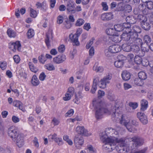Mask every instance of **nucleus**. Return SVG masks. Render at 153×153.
<instances>
[{"instance_id":"obj_1","label":"nucleus","mask_w":153,"mask_h":153,"mask_svg":"<svg viewBox=\"0 0 153 153\" xmlns=\"http://www.w3.org/2000/svg\"><path fill=\"white\" fill-rule=\"evenodd\" d=\"M122 131L120 127H117L114 129L107 128L104 132L100 133V138L105 143L103 146L104 149L108 152H111L115 149L117 150L116 146L117 143H119L121 146L123 145V139L118 137L120 134L122 135Z\"/></svg>"},{"instance_id":"obj_2","label":"nucleus","mask_w":153,"mask_h":153,"mask_svg":"<svg viewBox=\"0 0 153 153\" xmlns=\"http://www.w3.org/2000/svg\"><path fill=\"white\" fill-rule=\"evenodd\" d=\"M118 110V108L116 109V107H113V110L111 111L107 108H104V114L109 115L112 114L113 117H115L120 119V123L124 126L130 132H134L136 131V129L133 126L137 125V123L135 120H130L129 118L126 116H123L121 114L116 113V111Z\"/></svg>"},{"instance_id":"obj_3","label":"nucleus","mask_w":153,"mask_h":153,"mask_svg":"<svg viewBox=\"0 0 153 153\" xmlns=\"http://www.w3.org/2000/svg\"><path fill=\"white\" fill-rule=\"evenodd\" d=\"M93 105L95 111L96 117L97 119H101L103 117L104 114V108L102 106V102H97L96 101H93Z\"/></svg>"},{"instance_id":"obj_4","label":"nucleus","mask_w":153,"mask_h":153,"mask_svg":"<svg viewBox=\"0 0 153 153\" xmlns=\"http://www.w3.org/2000/svg\"><path fill=\"white\" fill-rule=\"evenodd\" d=\"M24 139L23 134L19 132L12 140L20 148L24 145Z\"/></svg>"},{"instance_id":"obj_5","label":"nucleus","mask_w":153,"mask_h":153,"mask_svg":"<svg viewBox=\"0 0 153 153\" xmlns=\"http://www.w3.org/2000/svg\"><path fill=\"white\" fill-rule=\"evenodd\" d=\"M111 78V75L108 74L101 79L99 82L98 85L99 87L102 88H105L107 84L110 83V81Z\"/></svg>"},{"instance_id":"obj_6","label":"nucleus","mask_w":153,"mask_h":153,"mask_svg":"<svg viewBox=\"0 0 153 153\" xmlns=\"http://www.w3.org/2000/svg\"><path fill=\"white\" fill-rule=\"evenodd\" d=\"M84 139L82 136H76L74 139L75 147L78 149H80L84 144Z\"/></svg>"},{"instance_id":"obj_7","label":"nucleus","mask_w":153,"mask_h":153,"mask_svg":"<svg viewBox=\"0 0 153 153\" xmlns=\"http://www.w3.org/2000/svg\"><path fill=\"white\" fill-rule=\"evenodd\" d=\"M19 132L17 128L14 126H10L8 129V135L12 139Z\"/></svg>"},{"instance_id":"obj_8","label":"nucleus","mask_w":153,"mask_h":153,"mask_svg":"<svg viewBox=\"0 0 153 153\" xmlns=\"http://www.w3.org/2000/svg\"><path fill=\"white\" fill-rule=\"evenodd\" d=\"M9 48L13 52L16 51V50L20 51L21 49V45L19 41L15 42H11L9 44Z\"/></svg>"},{"instance_id":"obj_9","label":"nucleus","mask_w":153,"mask_h":153,"mask_svg":"<svg viewBox=\"0 0 153 153\" xmlns=\"http://www.w3.org/2000/svg\"><path fill=\"white\" fill-rule=\"evenodd\" d=\"M76 132L78 134L85 136H88L91 135L90 133H88V131L85 129L83 126H77L75 130Z\"/></svg>"},{"instance_id":"obj_10","label":"nucleus","mask_w":153,"mask_h":153,"mask_svg":"<svg viewBox=\"0 0 153 153\" xmlns=\"http://www.w3.org/2000/svg\"><path fill=\"white\" fill-rule=\"evenodd\" d=\"M66 59V56L62 54L54 57L53 58V62L56 64H59L64 62Z\"/></svg>"},{"instance_id":"obj_11","label":"nucleus","mask_w":153,"mask_h":153,"mask_svg":"<svg viewBox=\"0 0 153 153\" xmlns=\"http://www.w3.org/2000/svg\"><path fill=\"white\" fill-rule=\"evenodd\" d=\"M121 50V47L117 45H111L109 47L108 49V51L113 53H117L120 52Z\"/></svg>"},{"instance_id":"obj_12","label":"nucleus","mask_w":153,"mask_h":153,"mask_svg":"<svg viewBox=\"0 0 153 153\" xmlns=\"http://www.w3.org/2000/svg\"><path fill=\"white\" fill-rule=\"evenodd\" d=\"M133 142L132 143L135 146H140L143 144L144 140L142 138L137 137H134L131 139Z\"/></svg>"},{"instance_id":"obj_13","label":"nucleus","mask_w":153,"mask_h":153,"mask_svg":"<svg viewBox=\"0 0 153 153\" xmlns=\"http://www.w3.org/2000/svg\"><path fill=\"white\" fill-rule=\"evenodd\" d=\"M137 116L143 124H145L147 123L148 119L147 117L144 113L138 112L137 114Z\"/></svg>"},{"instance_id":"obj_14","label":"nucleus","mask_w":153,"mask_h":153,"mask_svg":"<svg viewBox=\"0 0 153 153\" xmlns=\"http://www.w3.org/2000/svg\"><path fill=\"white\" fill-rule=\"evenodd\" d=\"M113 15L111 13H103L101 15V19L104 21H107L113 19Z\"/></svg>"},{"instance_id":"obj_15","label":"nucleus","mask_w":153,"mask_h":153,"mask_svg":"<svg viewBox=\"0 0 153 153\" xmlns=\"http://www.w3.org/2000/svg\"><path fill=\"white\" fill-rule=\"evenodd\" d=\"M120 57L121 58V59L115 61L114 63L115 67L118 68L122 67L124 64L123 61L126 59V57L124 56L123 55H120Z\"/></svg>"},{"instance_id":"obj_16","label":"nucleus","mask_w":153,"mask_h":153,"mask_svg":"<svg viewBox=\"0 0 153 153\" xmlns=\"http://www.w3.org/2000/svg\"><path fill=\"white\" fill-rule=\"evenodd\" d=\"M53 35L51 31H49L46 34V38L45 39V42L48 46L50 45V43L52 40Z\"/></svg>"},{"instance_id":"obj_17","label":"nucleus","mask_w":153,"mask_h":153,"mask_svg":"<svg viewBox=\"0 0 153 153\" xmlns=\"http://www.w3.org/2000/svg\"><path fill=\"white\" fill-rule=\"evenodd\" d=\"M126 32L123 33L121 36V39L124 40L128 41L130 39H131V36L132 35V33H131L130 31H126Z\"/></svg>"},{"instance_id":"obj_18","label":"nucleus","mask_w":153,"mask_h":153,"mask_svg":"<svg viewBox=\"0 0 153 153\" xmlns=\"http://www.w3.org/2000/svg\"><path fill=\"white\" fill-rule=\"evenodd\" d=\"M142 27L145 30H149L150 29V26L147 18L143 20L141 22Z\"/></svg>"},{"instance_id":"obj_19","label":"nucleus","mask_w":153,"mask_h":153,"mask_svg":"<svg viewBox=\"0 0 153 153\" xmlns=\"http://www.w3.org/2000/svg\"><path fill=\"white\" fill-rule=\"evenodd\" d=\"M134 36L133 35L131 36V40L130 41L131 42H132L133 44H136L139 46L143 44L142 41L141 39L137 37H134Z\"/></svg>"},{"instance_id":"obj_20","label":"nucleus","mask_w":153,"mask_h":153,"mask_svg":"<svg viewBox=\"0 0 153 153\" xmlns=\"http://www.w3.org/2000/svg\"><path fill=\"white\" fill-rule=\"evenodd\" d=\"M140 110L142 111L146 110L148 107V101L145 99L142 100L140 102Z\"/></svg>"},{"instance_id":"obj_21","label":"nucleus","mask_w":153,"mask_h":153,"mask_svg":"<svg viewBox=\"0 0 153 153\" xmlns=\"http://www.w3.org/2000/svg\"><path fill=\"white\" fill-rule=\"evenodd\" d=\"M121 76L124 80L127 81L130 79L131 74L128 71L125 70L122 72Z\"/></svg>"},{"instance_id":"obj_22","label":"nucleus","mask_w":153,"mask_h":153,"mask_svg":"<svg viewBox=\"0 0 153 153\" xmlns=\"http://www.w3.org/2000/svg\"><path fill=\"white\" fill-rule=\"evenodd\" d=\"M131 42H130L127 43L123 44L121 47L123 51L126 52L131 51Z\"/></svg>"},{"instance_id":"obj_23","label":"nucleus","mask_w":153,"mask_h":153,"mask_svg":"<svg viewBox=\"0 0 153 153\" xmlns=\"http://www.w3.org/2000/svg\"><path fill=\"white\" fill-rule=\"evenodd\" d=\"M74 7V3L72 0H70L67 3V9L69 12L72 13L75 12V10H73Z\"/></svg>"},{"instance_id":"obj_24","label":"nucleus","mask_w":153,"mask_h":153,"mask_svg":"<svg viewBox=\"0 0 153 153\" xmlns=\"http://www.w3.org/2000/svg\"><path fill=\"white\" fill-rule=\"evenodd\" d=\"M120 139H123V144L122 146H121L119 143H117L118 145L120 147H122V149H124L123 150L125 151V153L128 152L129 150V146L126 144L125 141L126 138L125 137H122Z\"/></svg>"},{"instance_id":"obj_25","label":"nucleus","mask_w":153,"mask_h":153,"mask_svg":"<svg viewBox=\"0 0 153 153\" xmlns=\"http://www.w3.org/2000/svg\"><path fill=\"white\" fill-rule=\"evenodd\" d=\"M78 37L72 34L70 35L69 37L72 40L74 45L77 46L79 45V42L78 40Z\"/></svg>"},{"instance_id":"obj_26","label":"nucleus","mask_w":153,"mask_h":153,"mask_svg":"<svg viewBox=\"0 0 153 153\" xmlns=\"http://www.w3.org/2000/svg\"><path fill=\"white\" fill-rule=\"evenodd\" d=\"M133 31L131 33H132V35L134 36V37H137L138 36V33H140L141 30L139 27L137 26H134L133 28Z\"/></svg>"},{"instance_id":"obj_27","label":"nucleus","mask_w":153,"mask_h":153,"mask_svg":"<svg viewBox=\"0 0 153 153\" xmlns=\"http://www.w3.org/2000/svg\"><path fill=\"white\" fill-rule=\"evenodd\" d=\"M110 38L113 41L115 42H119L121 40V37L119 36L118 35L115 34V33Z\"/></svg>"},{"instance_id":"obj_28","label":"nucleus","mask_w":153,"mask_h":153,"mask_svg":"<svg viewBox=\"0 0 153 153\" xmlns=\"http://www.w3.org/2000/svg\"><path fill=\"white\" fill-rule=\"evenodd\" d=\"M140 49L139 46L136 44H133L131 42V51L135 53H137L140 51Z\"/></svg>"},{"instance_id":"obj_29","label":"nucleus","mask_w":153,"mask_h":153,"mask_svg":"<svg viewBox=\"0 0 153 153\" xmlns=\"http://www.w3.org/2000/svg\"><path fill=\"white\" fill-rule=\"evenodd\" d=\"M123 27L121 24L115 25L114 26L115 31L120 32L124 30V28H123Z\"/></svg>"},{"instance_id":"obj_30","label":"nucleus","mask_w":153,"mask_h":153,"mask_svg":"<svg viewBox=\"0 0 153 153\" xmlns=\"http://www.w3.org/2000/svg\"><path fill=\"white\" fill-rule=\"evenodd\" d=\"M44 68L45 69L49 71H52L55 69V67L54 65L50 63L45 65Z\"/></svg>"},{"instance_id":"obj_31","label":"nucleus","mask_w":153,"mask_h":153,"mask_svg":"<svg viewBox=\"0 0 153 153\" xmlns=\"http://www.w3.org/2000/svg\"><path fill=\"white\" fill-rule=\"evenodd\" d=\"M13 105L15 107H18L19 109L23 110L22 104L20 101L18 100L14 101L13 102Z\"/></svg>"},{"instance_id":"obj_32","label":"nucleus","mask_w":153,"mask_h":153,"mask_svg":"<svg viewBox=\"0 0 153 153\" xmlns=\"http://www.w3.org/2000/svg\"><path fill=\"white\" fill-rule=\"evenodd\" d=\"M31 83L34 86H37L39 84V80L35 75H34L32 79Z\"/></svg>"},{"instance_id":"obj_33","label":"nucleus","mask_w":153,"mask_h":153,"mask_svg":"<svg viewBox=\"0 0 153 153\" xmlns=\"http://www.w3.org/2000/svg\"><path fill=\"white\" fill-rule=\"evenodd\" d=\"M28 65L30 70L32 72L35 73L38 71V69L34 66L33 64L31 62H29L28 63Z\"/></svg>"},{"instance_id":"obj_34","label":"nucleus","mask_w":153,"mask_h":153,"mask_svg":"<svg viewBox=\"0 0 153 153\" xmlns=\"http://www.w3.org/2000/svg\"><path fill=\"white\" fill-rule=\"evenodd\" d=\"M138 77L141 80H145L147 78L146 74L144 71L140 72L138 74Z\"/></svg>"},{"instance_id":"obj_35","label":"nucleus","mask_w":153,"mask_h":153,"mask_svg":"<svg viewBox=\"0 0 153 153\" xmlns=\"http://www.w3.org/2000/svg\"><path fill=\"white\" fill-rule=\"evenodd\" d=\"M87 149L88 150V152L89 153H96V149L94 148L91 145H88L87 146Z\"/></svg>"},{"instance_id":"obj_36","label":"nucleus","mask_w":153,"mask_h":153,"mask_svg":"<svg viewBox=\"0 0 153 153\" xmlns=\"http://www.w3.org/2000/svg\"><path fill=\"white\" fill-rule=\"evenodd\" d=\"M7 32L8 36L10 38H14L16 36V33L11 29H8Z\"/></svg>"},{"instance_id":"obj_37","label":"nucleus","mask_w":153,"mask_h":153,"mask_svg":"<svg viewBox=\"0 0 153 153\" xmlns=\"http://www.w3.org/2000/svg\"><path fill=\"white\" fill-rule=\"evenodd\" d=\"M63 139L68 145L70 146L72 145L73 143L72 140L69 138V136L67 135H64L63 137Z\"/></svg>"},{"instance_id":"obj_38","label":"nucleus","mask_w":153,"mask_h":153,"mask_svg":"<svg viewBox=\"0 0 153 153\" xmlns=\"http://www.w3.org/2000/svg\"><path fill=\"white\" fill-rule=\"evenodd\" d=\"M125 5L123 2H120L118 4L117 7L118 11H124L125 10Z\"/></svg>"},{"instance_id":"obj_39","label":"nucleus","mask_w":153,"mask_h":153,"mask_svg":"<svg viewBox=\"0 0 153 153\" xmlns=\"http://www.w3.org/2000/svg\"><path fill=\"white\" fill-rule=\"evenodd\" d=\"M85 22V20L83 19L79 18L76 20L75 25L76 26L80 27L83 25Z\"/></svg>"},{"instance_id":"obj_40","label":"nucleus","mask_w":153,"mask_h":153,"mask_svg":"<svg viewBox=\"0 0 153 153\" xmlns=\"http://www.w3.org/2000/svg\"><path fill=\"white\" fill-rule=\"evenodd\" d=\"M106 33L107 34L111 36L115 33V30L113 28H108L106 29Z\"/></svg>"},{"instance_id":"obj_41","label":"nucleus","mask_w":153,"mask_h":153,"mask_svg":"<svg viewBox=\"0 0 153 153\" xmlns=\"http://www.w3.org/2000/svg\"><path fill=\"white\" fill-rule=\"evenodd\" d=\"M93 69L97 72H102L103 71V69L102 67L97 66V65L95 64L93 67Z\"/></svg>"},{"instance_id":"obj_42","label":"nucleus","mask_w":153,"mask_h":153,"mask_svg":"<svg viewBox=\"0 0 153 153\" xmlns=\"http://www.w3.org/2000/svg\"><path fill=\"white\" fill-rule=\"evenodd\" d=\"M134 61L136 64H140L142 62V59L140 56L137 55L134 58Z\"/></svg>"},{"instance_id":"obj_43","label":"nucleus","mask_w":153,"mask_h":153,"mask_svg":"<svg viewBox=\"0 0 153 153\" xmlns=\"http://www.w3.org/2000/svg\"><path fill=\"white\" fill-rule=\"evenodd\" d=\"M82 97L80 93H78L75 95V98L74 100V102L75 103L79 104L80 102L79 98Z\"/></svg>"},{"instance_id":"obj_44","label":"nucleus","mask_w":153,"mask_h":153,"mask_svg":"<svg viewBox=\"0 0 153 153\" xmlns=\"http://www.w3.org/2000/svg\"><path fill=\"white\" fill-rule=\"evenodd\" d=\"M39 62L41 64H44L45 62L47 61V59L43 55H41L39 56L38 57Z\"/></svg>"},{"instance_id":"obj_45","label":"nucleus","mask_w":153,"mask_h":153,"mask_svg":"<svg viewBox=\"0 0 153 153\" xmlns=\"http://www.w3.org/2000/svg\"><path fill=\"white\" fill-rule=\"evenodd\" d=\"M134 83L137 85L141 86L143 84V82L140 78H136L134 80Z\"/></svg>"},{"instance_id":"obj_46","label":"nucleus","mask_w":153,"mask_h":153,"mask_svg":"<svg viewBox=\"0 0 153 153\" xmlns=\"http://www.w3.org/2000/svg\"><path fill=\"white\" fill-rule=\"evenodd\" d=\"M34 35V30L32 29H30L28 30L27 33V37L29 38H30Z\"/></svg>"},{"instance_id":"obj_47","label":"nucleus","mask_w":153,"mask_h":153,"mask_svg":"<svg viewBox=\"0 0 153 153\" xmlns=\"http://www.w3.org/2000/svg\"><path fill=\"white\" fill-rule=\"evenodd\" d=\"M73 96L69 94L66 93L63 97V100L65 101H68L71 100Z\"/></svg>"},{"instance_id":"obj_48","label":"nucleus","mask_w":153,"mask_h":153,"mask_svg":"<svg viewBox=\"0 0 153 153\" xmlns=\"http://www.w3.org/2000/svg\"><path fill=\"white\" fill-rule=\"evenodd\" d=\"M85 73L82 71H77L76 73V78L78 79H80L84 76Z\"/></svg>"},{"instance_id":"obj_49","label":"nucleus","mask_w":153,"mask_h":153,"mask_svg":"<svg viewBox=\"0 0 153 153\" xmlns=\"http://www.w3.org/2000/svg\"><path fill=\"white\" fill-rule=\"evenodd\" d=\"M126 58V59L130 62H132L134 60V56L133 54L130 53L128 54Z\"/></svg>"},{"instance_id":"obj_50","label":"nucleus","mask_w":153,"mask_h":153,"mask_svg":"<svg viewBox=\"0 0 153 153\" xmlns=\"http://www.w3.org/2000/svg\"><path fill=\"white\" fill-rule=\"evenodd\" d=\"M7 67V63L4 61H1L0 62V68L2 70H5Z\"/></svg>"},{"instance_id":"obj_51","label":"nucleus","mask_w":153,"mask_h":153,"mask_svg":"<svg viewBox=\"0 0 153 153\" xmlns=\"http://www.w3.org/2000/svg\"><path fill=\"white\" fill-rule=\"evenodd\" d=\"M37 15V12L32 8L30 9V16L32 17L36 18Z\"/></svg>"},{"instance_id":"obj_52","label":"nucleus","mask_w":153,"mask_h":153,"mask_svg":"<svg viewBox=\"0 0 153 153\" xmlns=\"http://www.w3.org/2000/svg\"><path fill=\"white\" fill-rule=\"evenodd\" d=\"M91 28V24L89 23H85L83 26V28L86 31H89Z\"/></svg>"},{"instance_id":"obj_53","label":"nucleus","mask_w":153,"mask_h":153,"mask_svg":"<svg viewBox=\"0 0 153 153\" xmlns=\"http://www.w3.org/2000/svg\"><path fill=\"white\" fill-rule=\"evenodd\" d=\"M74 92L75 89L74 88L72 87H70L68 88L67 92L73 96Z\"/></svg>"},{"instance_id":"obj_54","label":"nucleus","mask_w":153,"mask_h":153,"mask_svg":"<svg viewBox=\"0 0 153 153\" xmlns=\"http://www.w3.org/2000/svg\"><path fill=\"white\" fill-rule=\"evenodd\" d=\"M143 41L146 44H148L151 41L150 37L147 35H145L143 37Z\"/></svg>"},{"instance_id":"obj_55","label":"nucleus","mask_w":153,"mask_h":153,"mask_svg":"<svg viewBox=\"0 0 153 153\" xmlns=\"http://www.w3.org/2000/svg\"><path fill=\"white\" fill-rule=\"evenodd\" d=\"M146 7L149 9H152L153 8V3L152 1H149L146 2Z\"/></svg>"},{"instance_id":"obj_56","label":"nucleus","mask_w":153,"mask_h":153,"mask_svg":"<svg viewBox=\"0 0 153 153\" xmlns=\"http://www.w3.org/2000/svg\"><path fill=\"white\" fill-rule=\"evenodd\" d=\"M129 106L131 107L133 109H136L138 107V104L137 103L131 102L129 103Z\"/></svg>"},{"instance_id":"obj_57","label":"nucleus","mask_w":153,"mask_h":153,"mask_svg":"<svg viewBox=\"0 0 153 153\" xmlns=\"http://www.w3.org/2000/svg\"><path fill=\"white\" fill-rule=\"evenodd\" d=\"M52 122L54 126H56L59 125L60 121L59 119L54 117L52 120Z\"/></svg>"},{"instance_id":"obj_58","label":"nucleus","mask_w":153,"mask_h":153,"mask_svg":"<svg viewBox=\"0 0 153 153\" xmlns=\"http://www.w3.org/2000/svg\"><path fill=\"white\" fill-rule=\"evenodd\" d=\"M132 10L131 6L128 4H126L125 5V11L126 12H130Z\"/></svg>"},{"instance_id":"obj_59","label":"nucleus","mask_w":153,"mask_h":153,"mask_svg":"<svg viewBox=\"0 0 153 153\" xmlns=\"http://www.w3.org/2000/svg\"><path fill=\"white\" fill-rule=\"evenodd\" d=\"M65 47L64 45H61L58 48V51L59 53H62L64 52Z\"/></svg>"},{"instance_id":"obj_60","label":"nucleus","mask_w":153,"mask_h":153,"mask_svg":"<svg viewBox=\"0 0 153 153\" xmlns=\"http://www.w3.org/2000/svg\"><path fill=\"white\" fill-rule=\"evenodd\" d=\"M133 18V17L132 16H128L126 19V21L127 23H128L131 24H133L134 22H133L132 21V19Z\"/></svg>"},{"instance_id":"obj_61","label":"nucleus","mask_w":153,"mask_h":153,"mask_svg":"<svg viewBox=\"0 0 153 153\" xmlns=\"http://www.w3.org/2000/svg\"><path fill=\"white\" fill-rule=\"evenodd\" d=\"M60 146L63 144V142L61 138L57 137L55 141Z\"/></svg>"},{"instance_id":"obj_62","label":"nucleus","mask_w":153,"mask_h":153,"mask_svg":"<svg viewBox=\"0 0 153 153\" xmlns=\"http://www.w3.org/2000/svg\"><path fill=\"white\" fill-rule=\"evenodd\" d=\"M77 51L76 49H74L71 51L70 54V56L71 59H73L74 56L76 55V53Z\"/></svg>"},{"instance_id":"obj_63","label":"nucleus","mask_w":153,"mask_h":153,"mask_svg":"<svg viewBox=\"0 0 153 153\" xmlns=\"http://www.w3.org/2000/svg\"><path fill=\"white\" fill-rule=\"evenodd\" d=\"M123 87L125 90H127L132 87L131 85L127 83H124L123 84Z\"/></svg>"},{"instance_id":"obj_64","label":"nucleus","mask_w":153,"mask_h":153,"mask_svg":"<svg viewBox=\"0 0 153 153\" xmlns=\"http://www.w3.org/2000/svg\"><path fill=\"white\" fill-rule=\"evenodd\" d=\"M101 5L102 7V10H103L105 11L108 10V7L106 2H102L101 4Z\"/></svg>"}]
</instances>
